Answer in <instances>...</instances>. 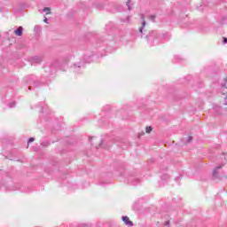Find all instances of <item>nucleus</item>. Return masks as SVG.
<instances>
[{"mask_svg": "<svg viewBox=\"0 0 227 227\" xmlns=\"http://www.w3.org/2000/svg\"><path fill=\"white\" fill-rule=\"evenodd\" d=\"M127 22H129V16L127 17Z\"/></svg>", "mask_w": 227, "mask_h": 227, "instance_id": "37998d69", "label": "nucleus"}, {"mask_svg": "<svg viewBox=\"0 0 227 227\" xmlns=\"http://www.w3.org/2000/svg\"><path fill=\"white\" fill-rule=\"evenodd\" d=\"M98 147L104 148L105 150H109V145H106V141H104V140H101Z\"/></svg>", "mask_w": 227, "mask_h": 227, "instance_id": "f3484780", "label": "nucleus"}, {"mask_svg": "<svg viewBox=\"0 0 227 227\" xmlns=\"http://www.w3.org/2000/svg\"><path fill=\"white\" fill-rule=\"evenodd\" d=\"M35 141V137H30V138H28V140H27V145H29L30 143H33Z\"/></svg>", "mask_w": 227, "mask_h": 227, "instance_id": "2f4dec72", "label": "nucleus"}, {"mask_svg": "<svg viewBox=\"0 0 227 227\" xmlns=\"http://www.w3.org/2000/svg\"><path fill=\"white\" fill-rule=\"evenodd\" d=\"M106 30L109 29V25H107V26L106 27Z\"/></svg>", "mask_w": 227, "mask_h": 227, "instance_id": "ea45409f", "label": "nucleus"}, {"mask_svg": "<svg viewBox=\"0 0 227 227\" xmlns=\"http://www.w3.org/2000/svg\"><path fill=\"white\" fill-rule=\"evenodd\" d=\"M223 158L224 159V162H226V154L223 153V154H222V159H223Z\"/></svg>", "mask_w": 227, "mask_h": 227, "instance_id": "e433bc0d", "label": "nucleus"}, {"mask_svg": "<svg viewBox=\"0 0 227 227\" xmlns=\"http://www.w3.org/2000/svg\"><path fill=\"white\" fill-rule=\"evenodd\" d=\"M165 226H169V221L165 222Z\"/></svg>", "mask_w": 227, "mask_h": 227, "instance_id": "4c0bfd02", "label": "nucleus"}, {"mask_svg": "<svg viewBox=\"0 0 227 227\" xmlns=\"http://www.w3.org/2000/svg\"><path fill=\"white\" fill-rule=\"evenodd\" d=\"M43 12H44L45 13V15H51V7H45V8H43V11H42Z\"/></svg>", "mask_w": 227, "mask_h": 227, "instance_id": "6ab92c4d", "label": "nucleus"}, {"mask_svg": "<svg viewBox=\"0 0 227 227\" xmlns=\"http://www.w3.org/2000/svg\"><path fill=\"white\" fill-rule=\"evenodd\" d=\"M89 139H90V141H91V139H93V137H90Z\"/></svg>", "mask_w": 227, "mask_h": 227, "instance_id": "c03bdc74", "label": "nucleus"}, {"mask_svg": "<svg viewBox=\"0 0 227 227\" xmlns=\"http://www.w3.org/2000/svg\"><path fill=\"white\" fill-rule=\"evenodd\" d=\"M35 30L38 29V26H35Z\"/></svg>", "mask_w": 227, "mask_h": 227, "instance_id": "a19ab883", "label": "nucleus"}, {"mask_svg": "<svg viewBox=\"0 0 227 227\" xmlns=\"http://www.w3.org/2000/svg\"><path fill=\"white\" fill-rule=\"evenodd\" d=\"M200 176V172L199 171H187V172H184V171H174L172 172V176H174L175 182H176L177 184H180V181L182 180V178L185 177L186 178H195V180H200V177H198Z\"/></svg>", "mask_w": 227, "mask_h": 227, "instance_id": "7ed1b4c3", "label": "nucleus"}, {"mask_svg": "<svg viewBox=\"0 0 227 227\" xmlns=\"http://www.w3.org/2000/svg\"><path fill=\"white\" fill-rule=\"evenodd\" d=\"M159 180L160 187H164L168 182H169V175L167 172H159Z\"/></svg>", "mask_w": 227, "mask_h": 227, "instance_id": "423d86ee", "label": "nucleus"}, {"mask_svg": "<svg viewBox=\"0 0 227 227\" xmlns=\"http://www.w3.org/2000/svg\"><path fill=\"white\" fill-rule=\"evenodd\" d=\"M27 192H30V191H27Z\"/></svg>", "mask_w": 227, "mask_h": 227, "instance_id": "a18cd8bd", "label": "nucleus"}, {"mask_svg": "<svg viewBox=\"0 0 227 227\" xmlns=\"http://www.w3.org/2000/svg\"><path fill=\"white\" fill-rule=\"evenodd\" d=\"M40 145L43 148H47V146H51V141L49 139L43 137L40 140Z\"/></svg>", "mask_w": 227, "mask_h": 227, "instance_id": "9b49d317", "label": "nucleus"}, {"mask_svg": "<svg viewBox=\"0 0 227 227\" xmlns=\"http://www.w3.org/2000/svg\"><path fill=\"white\" fill-rule=\"evenodd\" d=\"M16 105H17V103H15V101H12V102L9 103L7 106H8L9 109H13V107H15Z\"/></svg>", "mask_w": 227, "mask_h": 227, "instance_id": "4be33fe9", "label": "nucleus"}, {"mask_svg": "<svg viewBox=\"0 0 227 227\" xmlns=\"http://www.w3.org/2000/svg\"><path fill=\"white\" fill-rule=\"evenodd\" d=\"M106 184H109V182H105L104 179H100L99 185H106Z\"/></svg>", "mask_w": 227, "mask_h": 227, "instance_id": "c756f323", "label": "nucleus"}, {"mask_svg": "<svg viewBox=\"0 0 227 227\" xmlns=\"http://www.w3.org/2000/svg\"><path fill=\"white\" fill-rule=\"evenodd\" d=\"M42 63V59L38 56L33 57L31 59V65H38Z\"/></svg>", "mask_w": 227, "mask_h": 227, "instance_id": "4468645a", "label": "nucleus"}, {"mask_svg": "<svg viewBox=\"0 0 227 227\" xmlns=\"http://www.w3.org/2000/svg\"><path fill=\"white\" fill-rule=\"evenodd\" d=\"M17 81H18V80L16 79V82H17Z\"/></svg>", "mask_w": 227, "mask_h": 227, "instance_id": "49530a36", "label": "nucleus"}, {"mask_svg": "<svg viewBox=\"0 0 227 227\" xmlns=\"http://www.w3.org/2000/svg\"><path fill=\"white\" fill-rule=\"evenodd\" d=\"M24 31V27H19L17 29L14 30V34L16 36H22V33Z\"/></svg>", "mask_w": 227, "mask_h": 227, "instance_id": "2eb2a0df", "label": "nucleus"}, {"mask_svg": "<svg viewBox=\"0 0 227 227\" xmlns=\"http://www.w3.org/2000/svg\"><path fill=\"white\" fill-rule=\"evenodd\" d=\"M155 19H157V16H155V15L149 16V20H151L153 22H155Z\"/></svg>", "mask_w": 227, "mask_h": 227, "instance_id": "bb28decb", "label": "nucleus"}, {"mask_svg": "<svg viewBox=\"0 0 227 227\" xmlns=\"http://www.w3.org/2000/svg\"><path fill=\"white\" fill-rule=\"evenodd\" d=\"M43 22H45V24H49V20L47 19V17H44Z\"/></svg>", "mask_w": 227, "mask_h": 227, "instance_id": "72a5a7b5", "label": "nucleus"}, {"mask_svg": "<svg viewBox=\"0 0 227 227\" xmlns=\"http://www.w3.org/2000/svg\"><path fill=\"white\" fill-rule=\"evenodd\" d=\"M205 6H207V4H200V6H197V10L199 12H203V8H205Z\"/></svg>", "mask_w": 227, "mask_h": 227, "instance_id": "393cba45", "label": "nucleus"}, {"mask_svg": "<svg viewBox=\"0 0 227 227\" xmlns=\"http://www.w3.org/2000/svg\"><path fill=\"white\" fill-rule=\"evenodd\" d=\"M126 6H128V10H132V0H128Z\"/></svg>", "mask_w": 227, "mask_h": 227, "instance_id": "412c9836", "label": "nucleus"}, {"mask_svg": "<svg viewBox=\"0 0 227 227\" xmlns=\"http://www.w3.org/2000/svg\"><path fill=\"white\" fill-rule=\"evenodd\" d=\"M140 19L142 20V25L138 28L137 36L145 38L151 47L155 45H160L165 42H169L171 35L168 32H161L159 30H146V20H145V15L141 14Z\"/></svg>", "mask_w": 227, "mask_h": 227, "instance_id": "f257e3e1", "label": "nucleus"}, {"mask_svg": "<svg viewBox=\"0 0 227 227\" xmlns=\"http://www.w3.org/2000/svg\"><path fill=\"white\" fill-rule=\"evenodd\" d=\"M92 42H95V49H98V47H102V45H104V42H101L100 39H97V37H93Z\"/></svg>", "mask_w": 227, "mask_h": 227, "instance_id": "f8f14e48", "label": "nucleus"}, {"mask_svg": "<svg viewBox=\"0 0 227 227\" xmlns=\"http://www.w3.org/2000/svg\"><path fill=\"white\" fill-rule=\"evenodd\" d=\"M107 36H108V37H107V40H116V37L111 36L110 34H108Z\"/></svg>", "mask_w": 227, "mask_h": 227, "instance_id": "7c9ffc66", "label": "nucleus"}, {"mask_svg": "<svg viewBox=\"0 0 227 227\" xmlns=\"http://www.w3.org/2000/svg\"><path fill=\"white\" fill-rule=\"evenodd\" d=\"M152 130H153V128H152V126H147V127L145 128V132H146L147 134H150V132H152Z\"/></svg>", "mask_w": 227, "mask_h": 227, "instance_id": "b1692460", "label": "nucleus"}, {"mask_svg": "<svg viewBox=\"0 0 227 227\" xmlns=\"http://www.w3.org/2000/svg\"><path fill=\"white\" fill-rule=\"evenodd\" d=\"M223 178H226L224 176V172L223 171H213L211 175V180H223Z\"/></svg>", "mask_w": 227, "mask_h": 227, "instance_id": "6e6552de", "label": "nucleus"}, {"mask_svg": "<svg viewBox=\"0 0 227 227\" xmlns=\"http://www.w3.org/2000/svg\"><path fill=\"white\" fill-rule=\"evenodd\" d=\"M223 43H224V44L227 43V37H223Z\"/></svg>", "mask_w": 227, "mask_h": 227, "instance_id": "f704fd0d", "label": "nucleus"}, {"mask_svg": "<svg viewBox=\"0 0 227 227\" xmlns=\"http://www.w3.org/2000/svg\"><path fill=\"white\" fill-rule=\"evenodd\" d=\"M191 141H192V137H188V139H187V143H191Z\"/></svg>", "mask_w": 227, "mask_h": 227, "instance_id": "c9c22d12", "label": "nucleus"}, {"mask_svg": "<svg viewBox=\"0 0 227 227\" xmlns=\"http://www.w3.org/2000/svg\"><path fill=\"white\" fill-rule=\"evenodd\" d=\"M207 3V0H203V4Z\"/></svg>", "mask_w": 227, "mask_h": 227, "instance_id": "79ce46f5", "label": "nucleus"}, {"mask_svg": "<svg viewBox=\"0 0 227 227\" xmlns=\"http://www.w3.org/2000/svg\"><path fill=\"white\" fill-rule=\"evenodd\" d=\"M83 67H84V62L82 61L76 62L70 67V70L74 74H81V70Z\"/></svg>", "mask_w": 227, "mask_h": 227, "instance_id": "0eeeda50", "label": "nucleus"}, {"mask_svg": "<svg viewBox=\"0 0 227 227\" xmlns=\"http://www.w3.org/2000/svg\"><path fill=\"white\" fill-rule=\"evenodd\" d=\"M225 82L223 83H222V87H221V91H222V95L223 96L224 98V105L227 106V80H224Z\"/></svg>", "mask_w": 227, "mask_h": 227, "instance_id": "1a4fd4ad", "label": "nucleus"}, {"mask_svg": "<svg viewBox=\"0 0 227 227\" xmlns=\"http://www.w3.org/2000/svg\"><path fill=\"white\" fill-rule=\"evenodd\" d=\"M121 180L129 185H139L141 184V174L136 171L117 172Z\"/></svg>", "mask_w": 227, "mask_h": 227, "instance_id": "f03ea898", "label": "nucleus"}, {"mask_svg": "<svg viewBox=\"0 0 227 227\" xmlns=\"http://www.w3.org/2000/svg\"><path fill=\"white\" fill-rule=\"evenodd\" d=\"M181 61H184V59H182V57H180L178 55L174 57L173 63H178V62H181Z\"/></svg>", "mask_w": 227, "mask_h": 227, "instance_id": "a211bd4d", "label": "nucleus"}, {"mask_svg": "<svg viewBox=\"0 0 227 227\" xmlns=\"http://www.w3.org/2000/svg\"><path fill=\"white\" fill-rule=\"evenodd\" d=\"M39 107H41V113H43V110L45 109V106H43V103L39 104Z\"/></svg>", "mask_w": 227, "mask_h": 227, "instance_id": "c85d7f7f", "label": "nucleus"}, {"mask_svg": "<svg viewBox=\"0 0 227 227\" xmlns=\"http://www.w3.org/2000/svg\"><path fill=\"white\" fill-rule=\"evenodd\" d=\"M223 166H224V163L216 166V167L213 169V171H219V169H221V168H223Z\"/></svg>", "mask_w": 227, "mask_h": 227, "instance_id": "a878e982", "label": "nucleus"}, {"mask_svg": "<svg viewBox=\"0 0 227 227\" xmlns=\"http://www.w3.org/2000/svg\"><path fill=\"white\" fill-rule=\"evenodd\" d=\"M123 223L126 224V226H134V223L130 221V218L129 216L125 215L121 217Z\"/></svg>", "mask_w": 227, "mask_h": 227, "instance_id": "ddd939ff", "label": "nucleus"}, {"mask_svg": "<svg viewBox=\"0 0 227 227\" xmlns=\"http://www.w3.org/2000/svg\"><path fill=\"white\" fill-rule=\"evenodd\" d=\"M219 4L223 8H227V0H219Z\"/></svg>", "mask_w": 227, "mask_h": 227, "instance_id": "aec40b11", "label": "nucleus"}, {"mask_svg": "<svg viewBox=\"0 0 227 227\" xmlns=\"http://www.w3.org/2000/svg\"><path fill=\"white\" fill-rule=\"evenodd\" d=\"M23 81L29 84L28 90H31V86L34 88H40L42 84H49V82H43L42 80L41 82L36 79V76L33 74H29L24 77Z\"/></svg>", "mask_w": 227, "mask_h": 227, "instance_id": "20e7f679", "label": "nucleus"}, {"mask_svg": "<svg viewBox=\"0 0 227 227\" xmlns=\"http://www.w3.org/2000/svg\"><path fill=\"white\" fill-rule=\"evenodd\" d=\"M68 65L67 60H55L51 63V67H46L48 70H50V75H52L54 72H56L57 68H59L60 70H65L63 69V67H67Z\"/></svg>", "mask_w": 227, "mask_h": 227, "instance_id": "39448f33", "label": "nucleus"}, {"mask_svg": "<svg viewBox=\"0 0 227 227\" xmlns=\"http://www.w3.org/2000/svg\"><path fill=\"white\" fill-rule=\"evenodd\" d=\"M68 189H77V184H73L72 186H68Z\"/></svg>", "mask_w": 227, "mask_h": 227, "instance_id": "473e14b6", "label": "nucleus"}, {"mask_svg": "<svg viewBox=\"0 0 227 227\" xmlns=\"http://www.w3.org/2000/svg\"><path fill=\"white\" fill-rule=\"evenodd\" d=\"M114 143H116L117 146H120L121 148L125 149V145H124L126 143L125 140H120V142H118V139H115V140H114Z\"/></svg>", "mask_w": 227, "mask_h": 227, "instance_id": "dca6fc26", "label": "nucleus"}, {"mask_svg": "<svg viewBox=\"0 0 227 227\" xmlns=\"http://www.w3.org/2000/svg\"><path fill=\"white\" fill-rule=\"evenodd\" d=\"M223 108H221V106L215 105L213 106V109L211 110V113H214L215 116H219V114H223Z\"/></svg>", "mask_w": 227, "mask_h": 227, "instance_id": "9d476101", "label": "nucleus"}, {"mask_svg": "<svg viewBox=\"0 0 227 227\" xmlns=\"http://www.w3.org/2000/svg\"><path fill=\"white\" fill-rule=\"evenodd\" d=\"M60 173H61L60 175H63L60 180H62V182L67 180V173H63V172H60Z\"/></svg>", "mask_w": 227, "mask_h": 227, "instance_id": "cd10ccee", "label": "nucleus"}, {"mask_svg": "<svg viewBox=\"0 0 227 227\" xmlns=\"http://www.w3.org/2000/svg\"><path fill=\"white\" fill-rule=\"evenodd\" d=\"M104 176H109V173L105 172Z\"/></svg>", "mask_w": 227, "mask_h": 227, "instance_id": "58836bf2", "label": "nucleus"}, {"mask_svg": "<svg viewBox=\"0 0 227 227\" xmlns=\"http://www.w3.org/2000/svg\"><path fill=\"white\" fill-rule=\"evenodd\" d=\"M220 24H227V17H223L220 20Z\"/></svg>", "mask_w": 227, "mask_h": 227, "instance_id": "5701e85b", "label": "nucleus"}]
</instances>
